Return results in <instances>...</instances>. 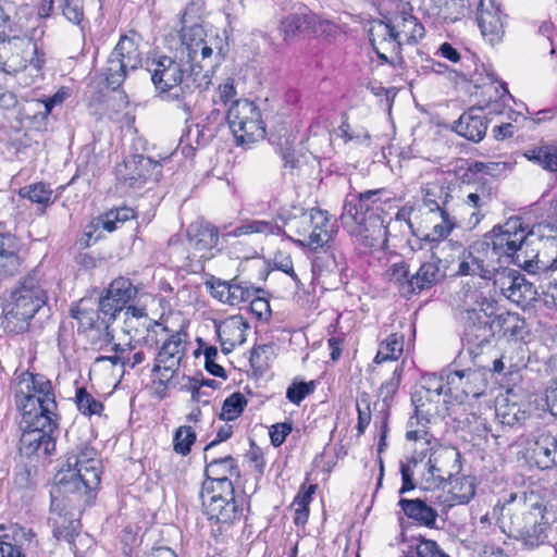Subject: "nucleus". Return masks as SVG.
I'll return each mask as SVG.
<instances>
[{
  "label": "nucleus",
  "instance_id": "obj_1",
  "mask_svg": "<svg viewBox=\"0 0 557 557\" xmlns=\"http://www.w3.org/2000/svg\"><path fill=\"white\" fill-rule=\"evenodd\" d=\"M381 193L382 189H374L347 196L339 218L359 244L371 249H383L387 243L391 218L377 203Z\"/></svg>",
  "mask_w": 557,
  "mask_h": 557
},
{
  "label": "nucleus",
  "instance_id": "obj_2",
  "mask_svg": "<svg viewBox=\"0 0 557 557\" xmlns=\"http://www.w3.org/2000/svg\"><path fill=\"white\" fill-rule=\"evenodd\" d=\"M385 21L374 22L369 30L370 41L380 59L387 61L385 52H398L404 45H416L425 36V28L413 15L406 0H386Z\"/></svg>",
  "mask_w": 557,
  "mask_h": 557
},
{
  "label": "nucleus",
  "instance_id": "obj_3",
  "mask_svg": "<svg viewBox=\"0 0 557 557\" xmlns=\"http://www.w3.org/2000/svg\"><path fill=\"white\" fill-rule=\"evenodd\" d=\"M181 57L176 61L170 57L161 55L153 59L149 65L151 81L163 100L171 101L175 107L189 116L199 102L201 89L196 84V69L199 65L188 64Z\"/></svg>",
  "mask_w": 557,
  "mask_h": 557
},
{
  "label": "nucleus",
  "instance_id": "obj_4",
  "mask_svg": "<svg viewBox=\"0 0 557 557\" xmlns=\"http://www.w3.org/2000/svg\"><path fill=\"white\" fill-rule=\"evenodd\" d=\"M446 383L444 377L435 373H426L422 375L420 384L416 386L411 400L416 409V417L410 418L407 423L406 438L408 441L424 440L426 444H431L430 434L425 424L418 425L421 421L429 422L431 418L436 416L445 417L448 412L447 404L449 395H446Z\"/></svg>",
  "mask_w": 557,
  "mask_h": 557
},
{
  "label": "nucleus",
  "instance_id": "obj_5",
  "mask_svg": "<svg viewBox=\"0 0 557 557\" xmlns=\"http://www.w3.org/2000/svg\"><path fill=\"white\" fill-rule=\"evenodd\" d=\"M457 297L466 339L478 346L487 343L488 327L487 320L484 318H490L495 313V299L486 295L481 282L479 286L469 283L463 285Z\"/></svg>",
  "mask_w": 557,
  "mask_h": 557
},
{
  "label": "nucleus",
  "instance_id": "obj_6",
  "mask_svg": "<svg viewBox=\"0 0 557 557\" xmlns=\"http://www.w3.org/2000/svg\"><path fill=\"white\" fill-rule=\"evenodd\" d=\"M11 389L16 408L24 417L57 416V403L51 382L44 375L27 371L16 375Z\"/></svg>",
  "mask_w": 557,
  "mask_h": 557
},
{
  "label": "nucleus",
  "instance_id": "obj_7",
  "mask_svg": "<svg viewBox=\"0 0 557 557\" xmlns=\"http://www.w3.org/2000/svg\"><path fill=\"white\" fill-rule=\"evenodd\" d=\"M66 474L61 479L59 491L86 494L100 483L101 462L97 451L87 445L69 454Z\"/></svg>",
  "mask_w": 557,
  "mask_h": 557
},
{
  "label": "nucleus",
  "instance_id": "obj_8",
  "mask_svg": "<svg viewBox=\"0 0 557 557\" xmlns=\"http://www.w3.org/2000/svg\"><path fill=\"white\" fill-rule=\"evenodd\" d=\"M44 54L39 53L37 44L20 33H13L0 40V70L8 74L29 71L30 76H38L44 65Z\"/></svg>",
  "mask_w": 557,
  "mask_h": 557
},
{
  "label": "nucleus",
  "instance_id": "obj_9",
  "mask_svg": "<svg viewBox=\"0 0 557 557\" xmlns=\"http://www.w3.org/2000/svg\"><path fill=\"white\" fill-rule=\"evenodd\" d=\"M46 292L32 281H24L10 296L5 307L4 320L7 326L12 324L16 332L25 331L28 322L46 305Z\"/></svg>",
  "mask_w": 557,
  "mask_h": 557
},
{
  "label": "nucleus",
  "instance_id": "obj_10",
  "mask_svg": "<svg viewBox=\"0 0 557 557\" xmlns=\"http://www.w3.org/2000/svg\"><path fill=\"white\" fill-rule=\"evenodd\" d=\"M141 55L139 37L136 34L122 36L110 53L103 69L108 86L112 89L121 86L128 73L141 65Z\"/></svg>",
  "mask_w": 557,
  "mask_h": 557
},
{
  "label": "nucleus",
  "instance_id": "obj_11",
  "mask_svg": "<svg viewBox=\"0 0 557 557\" xmlns=\"http://www.w3.org/2000/svg\"><path fill=\"white\" fill-rule=\"evenodd\" d=\"M230 128L240 146H249L265 136V126L259 108L248 99L233 102L227 110Z\"/></svg>",
  "mask_w": 557,
  "mask_h": 557
},
{
  "label": "nucleus",
  "instance_id": "obj_12",
  "mask_svg": "<svg viewBox=\"0 0 557 557\" xmlns=\"http://www.w3.org/2000/svg\"><path fill=\"white\" fill-rule=\"evenodd\" d=\"M25 429L20 440V451L26 457L49 456L55 450L53 432L57 429V416L39 414L24 417Z\"/></svg>",
  "mask_w": 557,
  "mask_h": 557
},
{
  "label": "nucleus",
  "instance_id": "obj_13",
  "mask_svg": "<svg viewBox=\"0 0 557 557\" xmlns=\"http://www.w3.org/2000/svg\"><path fill=\"white\" fill-rule=\"evenodd\" d=\"M510 532L529 548L544 544L547 539L548 520L545 508L539 504L522 505L509 515Z\"/></svg>",
  "mask_w": 557,
  "mask_h": 557
},
{
  "label": "nucleus",
  "instance_id": "obj_14",
  "mask_svg": "<svg viewBox=\"0 0 557 557\" xmlns=\"http://www.w3.org/2000/svg\"><path fill=\"white\" fill-rule=\"evenodd\" d=\"M421 193L423 205L431 213L438 214L441 219V222L434 224L428 237L432 240L446 238L456 226V216H451L446 208L451 198L449 187L437 181H432L422 186Z\"/></svg>",
  "mask_w": 557,
  "mask_h": 557
},
{
  "label": "nucleus",
  "instance_id": "obj_15",
  "mask_svg": "<svg viewBox=\"0 0 557 557\" xmlns=\"http://www.w3.org/2000/svg\"><path fill=\"white\" fill-rule=\"evenodd\" d=\"M432 440V437L430 436ZM419 440L418 442H420ZM423 444L431 450L428 462L422 466V473L420 484L425 490L438 487L446 480H450L454 472L458 471L459 466L457 465L458 451L450 447H444L442 445H429L424 440Z\"/></svg>",
  "mask_w": 557,
  "mask_h": 557
},
{
  "label": "nucleus",
  "instance_id": "obj_16",
  "mask_svg": "<svg viewBox=\"0 0 557 557\" xmlns=\"http://www.w3.org/2000/svg\"><path fill=\"white\" fill-rule=\"evenodd\" d=\"M528 237L527 228L519 216L509 218L504 224L495 226L483 240L490 242L491 253L497 257H512Z\"/></svg>",
  "mask_w": 557,
  "mask_h": 557
},
{
  "label": "nucleus",
  "instance_id": "obj_17",
  "mask_svg": "<svg viewBox=\"0 0 557 557\" xmlns=\"http://www.w3.org/2000/svg\"><path fill=\"white\" fill-rule=\"evenodd\" d=\"M186 336L183 332L171 333L162 343L152 370L161 384H166L178 371L186 351Z\"/></svg>",
  "mask_w": 557,
  "mask_h": 557
},
{
  "label": "nucleus",
  "instance_id": "obj_18",
  "mask_svg": "<svg viewBox=\"0 0 557 557\" xmlns=\"http://www.w3.org/2000/svg\"><path fill=\"white\" fill-rule=\"evenodd\" d=\"M445 383L446 395L458 403H463L468 397L478 398L486 388L484 373L472 369L449 372Z\"/></svg>",
  "mask_w": 557,
  "mask_h": 557
},
{
  "label": "nucleus",
  "instance_id": "obj_19",
  "mask_svg": "<svg viewBox=\"0 0 557 557\" xmlns=\"http://www.w3.org/2000/svg\"><path fill=\"white\" fill-rule=\"evenodd\" d=\"M117 178L129 188H141L148 181L158 182L161 164L144 156H133L116 170Z\"/></svg>",
  "mask_w": 557,
  "mask_h": 557
},
{
  "label": "nucleus",
  "instance_id": "obj_20",
  "mask_svg": "<svg viewBox=\"0 0 557 557\" xmlns=\"http://www.w3.org/2000/svg\"><path fill=\"white\" fill-rule=\"evenodd\" d=\"M205 513L210 520L221 524H232L242 517V508L236 505L234 493L226 495L221 491H209L206 485L201 492Z\"/></svg>",
  "mask_w": 557,
  "mask_h": 557
},
{
  "label": "nucleus",
  "instance_id": "obj_21",
  "mask_svg": "<svg viewBox=\"0 0 557 557\" xmlns=\"http://www.w3.org/2000/svg\"><path fill=\"white\" fill-rule=\"evenodd\" d=\"M205 473L211 482L210 488L213 492L221 491L226 495L234 493L233 479L239 476L235 459L231 455L216 457L212 451L208 458L205 455Z\"/></svg>",
  "mask_w": 557,
  "mask_h": 557
},
{
  "label": "nucleus",
  "instance_id": "obj_22",
  "mask_svg": "<svg viewBox=\"0 0 557 557\" xmlns=\"http://www.w3.org/2000/svg\"><path fill=\"white\" fill-rule=\"evenodd\" d=\"M488 240H478L463 249L459 257L457 273L459 275H478L487 285L491 277L488 260L492 259Z\"/></svg>",
  "mask_w": 557,
  "mask_h": 557
},
{
  "label": "nucleus",
  "instance_id": "obj_23",
  "mask_svg": "<svg viewBox=\"0 0 557 557\" xmlns=\"http://www.w3.org/2000/svg\"><path fill=\"white\" fill-rule=\"evenodd\" d=\"M137 288L126 277H117L111 282L106 294L99 299V311L108 321L114 320L126 305L135 299Z\"/></svg>",
  "mask_w": 557,
  "mask_h": 557
},
{
  "label": "nucleus",
  "instance_id": "obj_24",
  "mask_svg": "<svg viewBox=\"0 0 557 557\" xmlns=\"http://www.w3.org/2000/svg\"><path fill=\"white\" fill-rule=\"evenodd\" d=\"M505 17L497 0H479L476 22L483 38L491 45L502 41L505 34Z\"/></svg>",
  "mask_w": 557,
  "mask_h": 557
},
{
  "label": "nucleus",
  "instance_id": "obj_25",
  "mask_svg": "<svg viewBox=\"0 0 557 557\" xmlns=\"http://www.w3.org/2000/svg\"><path fill=\"white\" fill-rule=\"evenodd\" d=\"M211 296L228 306H240L248 302L256 294L255 288L246 281L235 277L230 281L212 277L206 282Z\"/></svg>",
  "mask_w": 557,
  "mask_h": 557
},
{
  "label": "nucleus",
  "instance_id": "obj_26",
  "mask_svg": "<svg viewBox=\"0 0 557 557\" xmlns=\"http://www.w3.org/2000/svg\"><path fill=\"white\" fill-rule=\"evenodd\" d=\"M188 249L194 257L209 259L219 243L218 228L206 222H194L187 228Z\"/></svg>",
  "mask_w": 557,
  "mask_h": 557
},
{
  "label": "nucleus",
  "instance_id": "obj_27",
  "mask_svg": "<svg viewBox=\"0 0 557 557\" xmlns=\"http://www.w3.org/2000/svg\"><path fill=\"white\" fill-rule=\"evenodd\" d=\"M153 301L151 295H143L137 300V305H131L124 312V322L122 331L128 335V342L125 344L133 348V343L143 338L145 330L151 325L152 320L148 317L146 311L147 301Z\"/></svg>",
  "mask_w": 557,
  "mask_h": 557
},
{
  "label": "nucleus",
  "instance_id": "obj_28",
  "mask_svg": "<svg viewBox=\"0 0 557 557\" xmlns=\"http://www.w3.org/2000/svg\"><path fill=\"white\" fill-rule=\"evenodd\" d=\"M249 329V323L242 315L237 314L215 322V331L222 351L228 355L236 346L243 345L246 342Z\"/></svg>",
  "mask_w": 557,
  "mask_h": 557
},
{
  "label": "nucleus",
  "instance_id": "obj_29",
  "mask_svg": "<svg viewBox=\"0 0 557 557\" xmlns=\"http://www.w3.org/2000/svg\"><path fill=\"white\" fill-rule=\"evenodd\" d=\"M206 36L205 28L199 24L184 27L181 32L183 46L181 57L183 59L186 58L187 62L190 64L198 61L197 59L199 53L202 60L210 58L213 50L206 41Z\"/></svg>",
  "mask_w": 557,
  "mask_h": 557
},
{
  "label": "nucleus",
  "instance_id": "obj_30",
  "mask_svg": "<svg viewBox=\"0 0 557 557\" xmlns=\"http://www.w3.org/2000/svg\"><path fill=\"white\" fill-rule=\"evenodd\" d=\"M531 458L541 469L557 466V438L548 430H540L529 443Z\"/></svg>",
  "mask_w": 557,
  "mask_h": 557
},
{
  "label": "nucleus",
  "instance_id": "obj_31",
  "mask_svg": "<svg viewBox=\"0 0 557 557\" xmlns=\"http://www.w3.org/2000/svg\"><path fill=\"white\" fill-rule=\"evenodd\" d=\"M530 405L522 401L511 392L497 399L496 417L504 425L513 426L521 424L529 417Z\"/></svg>",
  "mask_w": 557,
  "mask_h": 557
},
{
  "label": "nucleus",
  "instance_id": "obj_32",
  "mask_svg": "<svg viewBox=\"0 0 557 557\" xmlns=\"http://www.w3.org/2000/svg\"><path fill=\"white\" fill-rule=\"evenodd\" d=\"M20 250L16 237L0 234V277H10L18 273L22 262Z\"/></svg>",
  "mask_w": 557,
  "mask_h": 557
},
{
  "label": "nucleus",
  "instance_id": "obj_33",
  "mask_svg": "<svg viewBox=\"0 0 557 557\" xmlns=\"http://www.w3.org/2000/svg\"><path fill=\"white\" fill-rule=\"evenodd\" d=\"M525 326L524 320L516 312L504 311L487 321L488 337L492 334H499L504 337L521 336Z\"/></svg>",
  "mask_w": 557,
  "mask_h": 557
},
{
  "label": "nucleus",
  "instance_id": "obj_34",
  "mask_svg": "<svg viewBox=\"0 0 557 557\" xmlns=\"http://www.w3.org/2000/svg\"><path fill=\"white\" fill-rule=\"evenodd\" d=\"M313 236L309 242V248L317 250L324 247L332 239L336 233L335 224L331 221L326 211L319 208H313Z\"/></svg>",
  "mask_w": 557,
  "mask_h": 557
},
{
  "label": "nucleus",
  "instance_id": "obj_35",
  "mask_svg": "<svg viewBox=\"0 0 557 557\" xmlns=\"http://www.w3.org/2000/svg\"><path fill=\"white\" fill-rule=\"evenodd\" d=\"M474 111L463 113L456 122L454 129L458 135L478 143L485 136L487 124L483 116L474 114Z\"/></svg>",
  "mask_w": 557,
  "mask_h": 557
},
{
  "label": "nucleus",
  "instance_id": "obj_36",
  "mask_svg": "<svg viewBox=\"0 0 557 557\" xmlns=\"http://www.w3.org/2000/svg\"><path fill=\"white\" fill-rule=\"evenodd\" d=\"M441 259L432 255L430 260L423 262L418 271L411 275L412 294L431 287L441 276Z\"/></svg>",
  "mask_w": 557,
  "mask_h": 557
},
{
  "label": "nucleus",
  "instance_id": "obj_37",
  "mask_svg": "<svg viewBox=\"0 0 557 557\" xmlns=\"http://www.w3.org/2000/svg\"><path fill=\"white\" fill-rule=\"evenodd\" d=\"M398 504L408 518L426 527L435 524L437 511L423 500L401 498Z\"/></svg>",
  "mask_w": 557,
  "mask_h": 557
},
{
  "label": "nucleus",
  "instance_id": "obj_38",
  "mask_svg": "<svg viewBox=\"0 0 557 557\" xmlns=\"http://www.w3.org/2000/svg\"><path fill=\"white\" fill-rule=\"evenodd\" d=\"M311 12H295L281 22L280 30L284 40H290L298 34H310Z\"/></svg>",
  "mask_w": 557,
  "mask_h": 557
},
{
  "label": "nucleus",
  "instance_id": "obj_39",
  "mask_svg": "<svg viewBox=\"0 0 557 557\" xmlns=\"http://www.w3.org/2000/svg\"><path fill=\"white\" fill-rule=\"evenodd\" d=\"M282 233V228L273 221L267 220H246L240 225L228 232L225 236L227 237H239L244 235H275L278 236Z\"/></svg>",
  "mask_w": 557,
  "mask_h": 557
},
{
  "label": "nucleus",
  "instance_id": "obj_40",
  "mask_svg": "<svg viewBox=\"0 0 557 557\" xmlns=\"http://www.w3.org/2000/svg\"><path fill=\"white\" fill-rule=\"evenodd\" d=\"M313 208L302 212L299 216H294L287 222V226L292 233L297 235L295 239L301 246L309 247V242L312 240L314 231L313 228Z\"/></svg>",
  "mask_w": 557,
  "mask_h": 557
},
{
  "label": "nucleus",
  "instance_id": "obj_41",
  "mask_svg": "<svg viewBox=\"0 0 557 557\" xmlns=\"http://www.w3.org/2000/svg\"><path fill=\"white\" fill-rule=\"evenodd\" d=\"M484 205V197L478 190L468 194L461 203L460 221L466 222L469 226H476L483 218L481 209Z\"/></svg>",
  "mask_w": 557,
  "mask_h": 557
},
{
  "label": "nucleus",
  "instance_id": "obj_42",
  "mask_svg": "<svg viewBox=\"0 0 557 557\" xmlns=\"http://www.w3.org/2000/svg\"><path fill=\"white\" fill-rule=\"evenodd\" d=\"M449 500L451 505L468 504L475 495V482L471 476H459L449 482Z\"/></svg>",
  "mask_w": 557,
  "mask_h": 557
},
{
  "label": "nucleus",
  "instance_id": "obj_43",
  "mask_svg": "<svg viewBox=\"0 0 557 557\" xmlns=\"http://www.w3.org/2000/svg\"><path fill=\"white\" fill-rule=\"evenodd\" d=\"M386 280L398 287L404 295L412 294L411 275L409 265L404 260L394 262L385 271Z\"/></svg>",
  "mask_w": 557,
  "mask_h": 557
},
{
  "label": "nucleus",
  "instance_id": "obj_44",
  "mask_svg": "<svg viewBox=\"0 0 557 557\" xmlns=\"http://www.w3.org/2000/svg\"><path fill=\"white\" fill-rule=\"evenodd\" d=\"M523 156L528 160L541 165L544 170L557 171V146L541 145L533 147L525 150Z\"/></svg>",
  "mask_w": 557,
  "mask_h": 557
},
{
  "label": "nucleus",
  "instance_id": "obj_45",
  "mask_svg": "<svg viewBox=\"0 0 557 557\" xmlns=\"http://www.w3.org/2000/svg\"><path fill=\"white\" fill-rule=\"evenodd\" d=\"M536 289L532 283L525 280V276L518 272L515 284L508 293V298L511 302L518 306H527L536 298Z\"/></svg>",
  "mask_w": 557,
  "mask_h": 557
},
{
  "label": "nucleus",
  "instance_id": "obj_46",
  "mask_svg": "<svg viewBox=\"0 0 557 557\" xmlns=\"http://www.w3.org/2000/svg\"><path fill=\"white\" fill-rule=\"evenodd\" d=\"M425 456V451L421 450V453H417L412 456V458L407 463H400V473L403 485L399 490V494H405L416 487L414 476L416 474L422 473V465L421 461Z\"/></svg>",
  "mask_w": 557,
  "mask_h": 557
},
{
  "label": "nucleus",
  "instance_id": "obj_47",
  "mask_svg": "<svg viewBox=\"0 0 557 557\" xmlns=\"http://www.w3.org/2000/svg\"><path fill=\"white\" fill-rule=\"evenodd\" d=\"M335 134L346 144L364 147H369L371 145V136L364 127L359 125L352 126L345 121L342 122Z\"/></svg>",
  "mask_w": 557,
  "mask_h": 557
},
{
  "label": "nucleus",
  "instance_id": "obj_48",
  "mask_svg": "<svg viewBox=\"0 0 557 557\" xmlns=\"http://www.w3.org/2000/svg\"><path fill=\"white\" fill-rule=\"evenodd\" d=\"M18 195L23 198H27L32 202L42 206L44 208L54 201L53 190L49 185L42 182L22 187Z\"/></svg>",
  "mask_w": 557,
  "mask_h": 557
},
{
  "label": "nucleus",
  "instance_id": "obj_49",
  "mask_svg": "<svg viewBox=\"0 0 557 557\" xmlns=\"http://www.w3.org/2000/svg\"><path fill=\"white\" fill-rule=\"evenodd\" d=\"M88 301L81 300L71 311L72 317L77 321L82 331L99 327V313L92 307L88 306Z\"/></svg>",
  "mask_w": 557,
  "mask_h": 557
},
{
  "label": "nucleus",
  "instance_id": "obj_50",
  "mask_svg": "<svg viewBox=\"0 0 557 557\" xmlns=\"http://www.w3.org/2000/svg\"><path fill=\"white\" fill-rule=\"evenodd\" d=\"M403 337L396 333L391 334L384 342L380 344L374 362L381 363L388 360H396L403 352Z\"/></svg>",
  "mask_w": 557,
  "mask_h": 557
},
{
  "label": "nucleus",
  "instance_id": "obj_51",
  "mask_svg": "<svg viewBox=\"0 0 557 557\" xmlns=\"http://www.w3.org/2000/svg\"><path fill=\"white\" fill-rule=\"evenodd\" d=\"M58 10L71 24L81 26L85 17L84 0H57Z\"/></svg>",
  "mask_w": 557,
  "mask_h": 557
},
{
  "label": "nucleus",
  "instance_id": "obj_52",
  "mask_svg": "<svg viewBox=\"0 0 557 557\" xmlns=\"http://www.w3.org/2000/svg\"><path fill=\"white\" fill-rule=\"evenodd\" d=\"M135 212L132 208L123 207L115 210H111L100 216L99 223L102 228L108 232H113L119 228L120 224L133 219Z\"/></svg>",
  "mask_w": 557,
  "mask_h": 557
},
{
  "label": "nucleus",
  "instance_id": "obj_53",
  "mask_svg": "<svg viewBox=\"0 0 557 557\" xmlns=\"http://www.w3.org/2000/svg\"><path fill=\"white\" fill-rule=\"evenodd\" d=\"M246 406V397L240 393H233L224 400L220 418L224 421H233L243 413Z\"/></svg>",
  "mask_w": 557,
  "mask_h": 557
},
{
  "label": "nucleus",
  "instance_id": "obj_54",
  "mask_svg": "<svg viewBox=\"0 0 557 557\" xmlns=\"http://www.w3.org/2000/svg\"><path fill=\"white\" fill-rule=\"evenodd\" d=\"M76 405L81 413L84 416H101L103 405L97 400L85 388H78L76 392Z\"/></svg>",
  "mask_w": 557,
  "mask_h": 557
},
{
  "label": "nucleus",
  "instance_id": "obj_55",
  "mask_svg": "<svg viewBox=\"0 0 557 557\" xmlns=\"http://www.w3.org/2000/svg\"><path fill=\"white\" fill-rule=\"evenodd\" d=\"M13 5L7 0H0V40L13 33H21L22 27L12 20Z\"/></svg>",
  "mask_w": 557,
  "mask_h": 557
},
{
  "label": "nucleus",
  "instance_id": "obj_56",
  "mask_svg": "<svg viewBox=\"0 0 557 557\" xmlns=\"http://www.w3.org/2000/svg\"><path fill=\"white\" fill-rule=\"evenodd\" d=\"M171 334L169 333V330L166 326H164L162 323L152 321L151 325L145 330V333L143 334V338H139L136 344H143L147 347H156L159 345V343H163L166 337H169Z\"/></svg>",
  "mask_w": 557,
  "mask_h": 557
},
{
  "label": "nucleus",
  "instance_id": "obj_57",
  "mask_svg": "<svg viewBox=\"0 0 557 557\" xmlns=\"http://www.w3.org/2000/svg\"><path fill=\"white\" fill-rule=\"evenodd\" d=\"M195 441H196V433L194 432L191 426H186V425L180 426L174 434V440H173L174 451L182 456L188 455L190 451L191 445L195 443Z\"/></svg>",
  "mask_w": 557,
  "mask_h": 557
},
{
  "label": "nucleus",
  "instance_id": "obj_58",
  "mask_svg": "<svg viewBox=\"0 0 557 557\" xmlns=\"http://www.w3.org/2000/svg\"><path fill=\"white\" fill-rule=\"evenodd\" d=\"M341 28L334 22L311 13L310 34L332 38L339 34Z\"/></svg>",
  "mask_w": 557,
  "mask_h": 557
},
{
  "label": "nucleus",
  "instance_id": "obj_59",
  "mask_svg": "<svg viewBox=\"0 0 557 557\" xmlns=\"http://www.w3.org/2000/svg\"><path fill=\"white\" fill-rule=\"evenodd\" d=\"M519 271L508 268H503L496 270L491 277L493 280V285L495 288H498L500 293L508 298V293L515 284V278Z\"/></svg>",
  "mask_w": 557,
  "mask_h": 557
},
{
  "label": "nucleus",
  "instance_id": "obj_60",
  "mask_svg": "<svg viewBox=\"0 0 557 557\" xmlns=\"http://www.w3.org/2000/svg\"><path fill=\"white\" fill-rule=\"evenodd\" d=\"M356 407L358 411L357 430L359 434H362L371 421V409L367 393L358 395Z\"/></svg>",
  "mask_w": 557,
  "mask_h": 557
},
{
  "label": "nucleus",
  "instance_id": "obj_61",
  "mask_svg": "<svg viewBox=\"0 0 557 557\" xmlns=\"http://www.w3.org/2000/svg\"><path fill=\"white\" fill-rule=\"evenodd\" d=\"M313 391V382H294L286 391V398L290 403L299 405Z\"/></svg>",
  "mask_w": 557,
  "mask_h": 557
},
{
  "label": "nucleus",
  "instance_id": "obj_62",
  "mask_svg": "<svg viewBox=\"0 0 557 557\" xmlns=\"http://www.w3.org/2000/svg\"><path fill=\"white\" fill-rule=\"evenodd\" d=\"M401 379V369L395 368L391 377L382 383L379 389V396L382 400L387 404L398 391Z\"/></svg>",
  "mask_w": 557,
  "mask_h": 557
},
{
  "label": "nucleus",
  "instance_id": "obj_63",
  "mask_svg": "<svg viewBox=\"0 0 557 557\" xmlns=\"http://www.w3.org/2000/svg\"><path fill=\"white\" fill-rule=\"evenodd\" d=\"M292 430V424L287 422L273 424L270 428V438L272 445L274 447L281 446Z\"/></svg>",
  "mask_w": 557,
  "mask_h": 557
},
{
  "label": "nucleus",
  "instance_id": "obj_64",
  "mask_svg": "<svg viewBox=\"0 0 557 557\" xmlns=\"http://www.w3.org/2000/svg\"><path fill=\"white\" fill-rule=\"evenodd\" d=\"M274 264L275 267L288 274L295 282H299L297 274L294 271L293 261L288 253L278 251L274 256Z\"/></svg>",
  "mask_w": 557,
  "mask_h": 557
}]
</instances>
